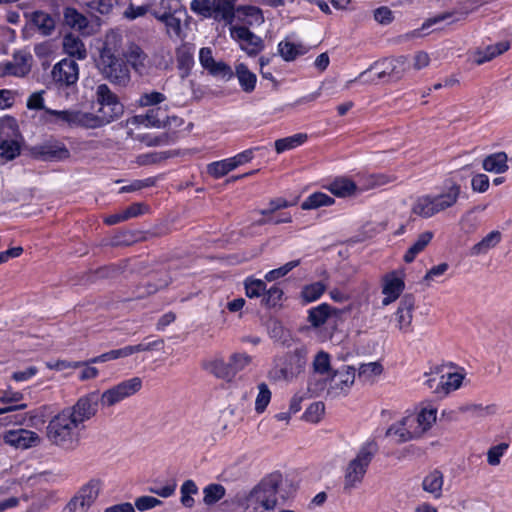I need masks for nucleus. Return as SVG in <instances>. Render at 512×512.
<instances>
[{
	"label": "nucleus",
	"instance_id": "f257e3e1",
	"mask_svg": "<svg viewBox=\"0 0 512 512\" xmlns=\"http://www.w3.org/2000/svg\"><path fill=\"white\" fill-rule=\"evenodd\" d=\"M122 35L116 30L106 33L99 56L96 59V68L104 79L113 85L126 87L131 81V72L124 57H119L122 48Z\"/></svg>",
	"mask_w": 512,
	"mask_h": 512
},
{
	"label": "nucleus",
	"instance_id": "393cba45",
	"mask_svg": "<svg viewBox=\"0 0 512 512\" xmlns=\"http://www.w3.org/2000/svg\"><path fill=\"white\" fill-rule=\"evenodd\" d=\"M510 48L508 42H499L495 45L487 46L485 49L477 50L472 55L475 64L481 65L506 52Z\"/></svg>",
	"mask_w": 512,
	"mask_h": 512
},
{
	"label": "nucleus",
	"instance_id": "2f4dec72",
	"mask_svg": "<svg viewBox=\"0 0 512 512\" xmlns=\"http://www.w3.org/2000/svg\"><path fill=\"white\" fill-rule=\"evenodd\" d=\"M235 73L243 91L246 93H251L254 91L257 77L253 72L249 70L247 65L244 63L237 64L235 67Z\"/></svg>",
	"mask_w": 512,
	"mask_h": 512
},
{
	"label": "nucleus",
	"instance_id": "a18cd8bd",
	"mask_svg": "<svg viewBox=\"0 0 512 512\" xmlns=\"http://www.w3.org/2000/svg\"><path fill=\"white\" fill-rule=\"evenodd\" d=\"M414 415L426 433L436 422L437 409L432 406L423 407Z\"/></svg>",
	"mask_w": 512,
	"mask_h": 512
},
{
	"label": "nucleus",
	"instance_id": "c9c22d12",
	"mask_svg": "<svg viewBox=\"0 0 512 512\" xmlns=\"http://www.w3.org/2000/svg\"><path fill=\"white\" fill-rule=\"evenodd\" d=\"M332 307L326 303H322L309 310L308 320L314 327H320L332 314Z\"/></svg>",
	"mask_w": 512,
	"mask_h": 512
},
{
	"label": "nucleus",
	"instance_id": "09e8293b",
	"mask_svg": "<svg viewBox=\"0 0 512 512\" xmlns=\"http://www.w3.org/2000/svg\"><path fill=\"white\" fill-rule=\"evenodd\" d=\"M313 369L315 373L326 375L328 378L331 375L329 354L324 351L318 352L313 361Z\"/></svg>",
	"mask_w": 512,
	"mask_h": 512
},
{
	"label": "nucleus",
	"instance_id": "bf43d9fd",
	"mask_svg": "<svg viewBox=\"0 0 512 512\" xmlns=\"http://www.w3.org/2000/svg\"><path fill=\"white\" fill-rule=\"evenodd\" d=\"M299 264H300V260H293V261L287 262L283 266H281L277 269H273V270L269 271L268 273H266L265 280L271 282V281L277 280L281 277H284L292 269L297 267Z\"/></svg>",
	"mask_w": 512,
	"mask_h": 512
},
{
	"label": "nucleus",
	"instance_id": "58836bf2",
	"mask_svg": "<svg viewBox=\"0 0 512 512\" xmlns=\"http://www.w3.org/2000/svg\"><path fill=\"white\" fill-rule=\"evenodd\" d=\"M199 493V488L192 479L185 480L180 487V503L185 508H192L195 505L194 495Z\"/></svg>",
	"mask_w": 512,
	"mask_h": 512
},
{
	"label": "nucleus",
	"instance_id": "a19ab883",
	"mask_svg": "<svg viewBox=\"0 0 512 512\" xmlns=\"http://www.w3.org/2000/svg\"><path fill=\"white\" fill-rule=\"evenodd\" d=\"M226 493V489L223 485L212 483L203 488V502L211 506L221 500Z\"/></svg>",
	"mask_w": 512,
	"mask_h": 512
},
{
	"label": "nucleus",
	"instance_id": "4c0bfd02",
	"mask_svg": "<svg viewBox=\"0 0 512 512\" xmlns=\"http://www.w3.org/2000/svg\"><path fill=\"white\" fill-rule=\"evenodd\" d=\"M46 123L55 125H66L71 128L72 109L69 110H53L45 109V116L43 117Z\"/></svg>",
	"mask_w": 512,
	"mask_h": 512
},
{
	"label": "nucleus",
	"instance_id": "f8f14e48",
	"mask_svg": "<svg viewBox=\"0 0 512 512\" xmlns=\"http://www.w3.org/2000/svg\"><path fill=\"white\" fill-rule=\"evenodd\" d=\"M32 64L33 57L29 51H16L11 60L0 63V77H25L30 73Z\"/></svg>",
	"mask_w": 512,
	"mask_h": 512
},
{
	"label": "nucleus",
	"instance_id": "052dcab7",
	"mask_svg": "<svg viewBox=\"0 0 512 512\" xmlns=\"http://www.w3.org/2000/svg\"><path fill=\"white\" fill-rule=\"evenodd\" d=\"M324 410L325 407L322 402H314L306 409L303 418L308 422L317 423L322 418Z\"/></svg>",
	"mask_w": 512,
	"mask_h": 512
},
{
	"label": "nucleus",
	"instance_id": "dca6fc26",
	"mask_svg": "<svg viewBox=\"0 0 512 512\" xmlns=\"http://www.w3.org/2000/svg\"><path fill=\"white\" fill-rule=\"evenodd\" d=\"M231 37L240 42V47L248 55H256L262 49V40L252 33L247 27L233 26L230 29Z\"/></svg>",
	"mask_w": 512,
	"mask_h": 512
},
{
	"label": "nucleus",
	"instance_id": "e433bc0d",
	"mask_svg": "<svg viewBox=\"0 0 512 512\" xmlns=\"http://www.w3.org/2000/svg\"><path fill=\"white\" fill-rule=\"evenodd\" d=\"M308 136L305 133H297L289 137L281 138L275 141V150L278 154L285 151L294 149L307 140Z\"/></svg>",
	"mask_w": 512,
	"mask_h": 512
},
{
	"label": "nucleus",
	"instance_id": "de8ad7c7",
	"mask_svg": "<svg viewBox=\"0 0 512 512\" xmlns=\"http://www.w3.org/2000/svg\"><path fill=\"white\" fill-rule=\"evenodd\" d=\"M245 293L248 298H257L264 294L266 291V284L260 279L248 277L244 281Z\"/></svg>",
	"mask_w": 512,
	"mask_h": 512
},
{
	"label": "nucleus",
	"instance_id": "603ef678",
	"mask_svg": "<svg viewBox=\"0 0 512 512\" xmlns=\"http://www.w3.org/2000/svg\"><path fill=\"white\" fill-rule=\"evenodd\" d=\"M190 9L203 18H213V1L211 0H192Z\"/></svg>",
	"mask_w": 512,
	"mask_h": 512
},
{
	"label": "nucleus",
	"instance_id": "c03bdc74",
	"mask_svg": "<svg viewBox=\"0 0 512 512\" xmlns=\"http://www.w3.org/2000/svg\"><path fill=\"white\" fill-rule=\"evenodd\" d=\"M386 436L395 438L398 443H404L413 440V437L409 433L408 427L403 425V418L388 428L386 431Z\"/></svg>",
	"mask_w": 512,
	"mask_h": 512
},
{
	"label": "nucleus",
	"instance_id": "c756f323",
	"mask_svg": "<svg viewBox=\"0 0 512 512\" xmlns=\"http://www.w3.org/2000/svg\"><path fill=\"white\" fill-rule=\"evenodd\" d=\"M308 51L302 43H296L288 38L278 44V52L285 61H293L298 56L304 55Z\"/></svg>",
	"mask_w": 512,
	"mask_h": 512
},
{
	"label": "nucleus",
	"instance_id": "774afa93",
	"mask_svg": "<svg viewBox=\"0 0 512 512\" xmlns=\"http://www.w3.org/2000/svg\"><path fill=\"white\" fill-rule=\"evenodd\" d=\"M507 449V445L500 444L491 447L487 453V461L490 465L496 466L500 463V458L503 456L504 451Z\"/></svg>",
	"mask_w": 512,
	"mask_h": 512
},
{
	"label": "nucleus",
	"instance_id": "680f3d73",
	"mask_svg": "<svg viewBox=\"0 0 512 512\" xmlns=\"http://www.w3.org/2000/svg\"><path fill=\"white\" fill-rule=\"evenodd\" d=\"M383 372V367L378 362H370L362 364L359 367V377L365 380H370L375 376L380 375Z\"/></svg>",
	"mask_w": 512,
	"mask_h": 512
},
{
	"label": "nucleus",
	"instance_id": "79ce46f5",
	"mask_svg": "<svg viewBox=\"0 0 512 512\" xmlns=\"http://www.w3.org/2000/svg\"><path fill=\"white\" fill-rule=\"evenodd\" d=\"M235 167L230 158L215 161L207 165V172L213 178H221L234 170Z\"/></svg>",
	"mask_w": 512,
	"mask_h": 512
},
{
	"label": "nucleus",
	"instance_id": "412c9836",
	"mask_svg": "<svg viewBox=\"0 0 512 512\" xmlns=\"http://www.w3.org/2000/svg\"><path fill=\"white\" fill-rule=\"evenodd\" d=\"M63 51L77 60H84L87 57V49L83 41L76 35L68 33L63 37Z\"/></svg>",
	"mask_w": 512,
	"mask_h": 512
},
{
	"label": "nucleus",
	"instance_id": "69168bd1",
	"mask_svg": "<svg viewBox=\"0 0 512 512\" xmlns=\"http://www.w3.org/2000/svg\"><path fill=\"white\" fill-rule=\"evenodd\" d=\"M405 63L404 58H398V59H388L382 62L381 65L384 66V69L379 72V78L385 76V75H399V71H395L398 66H402Z\"/></svg>",
	"mask_w": 512,
	"mask_h": 512
},
{
	"label": "nucleus",
	"instance_id": "f704fd0d",
	"mask_svg": "<svg viewBox=\"0 0 512 512\" xmlns=\"http://www.w3.org/2000/svg\"><path fill=\"white\" fill-rule=\"evenodd\" d=\"M433 238V233L430 231H426L420 234L417 240L412 244V246L406 251L403 259L406 263H411L414 261L416 256L421 253L426 246L430 243Z\"/></svg>",
	"mask_w": 512,
	"mask_h": 512
},
{
	"label": "nucleus",
	"instance_id": "4d7b16f0",
	"mask_svg": "<svg viewBox=\"0 0 512 512\" xmlns=\"http://www.w3.org/2000/svg\"><path fill=\"white\" fill-rule=\"evenodd\" d=\"M251 362V357L246 353H234L229 358V363L235 377L237 373L242 371Z\"/></svg>",
	"mask_w": 512,
	"mask_h": 512
},
{
	"label": "nucleus",
	"instance_id": "9b49d317",
	"mask_svg": "<svg viewBox=\"0 0 512 512\" xmlns=\"http://www.w3.org/2000/svg\"><path fill=\"white\" fill-rule=\"evenodd\" d=\"M122 56L124 57L129 69L131 68L140 76L148 74L152 67V60L149 55L144 51L140 44L134 41H128L125 44Z\"/></svg>",
	"mask_w": 512,
	"mask_h": 512
},
{
	"label": "nucleus",
	"instance_id": "e2e57ef3",
	"mask_svg": "<svg viewBox=\"0 0 512 512\" xmlns=\"http://www.w3.org/2000/svg\"><path fill=\"white\" fill-rule=\"evenodd\" d=\"M403 425L408 427L409 433L413 439L419 438L425 433L423 427H421V424L417 421L414 414L404 417Z\"/></svg>",
	"mask_w": 512,
	"mask_h": 512
},
{
	"label": "nucleus",
	"instance_id": "72a5a7b5",
	"mask_svg": "<svg viewBox=\"0 0 512 512\" xmlns=\"http://www.w3.org/2000/svg\"><path fill=\"white\" fill-rule=\"evenodd\" d=\"M444 479L440 471L434 470L429 473L422 482L424 491L432 494L434 498H440L442 495Z\"/></svg>",
	"mask_w": 512,
	"mask_h": 512
},
{
	"label": "nucleus",
	"instance_id": "ea45409f",
	"mask_svg": "<svg viewBox=\"0 0 512 512\" xmlns=\"http://www.w3.org/2000/svg\"><path fill=\"white\" fill-rule=\"evenodd\" d=\"M335 200L323 192H315L309 195L306 200L301 204L303 210L318 209L323 206H330L334 204Z\"/></svg>",
	"mask_w": 512,
	"mask_h": 512
},
{
	"label": "nucleus",
	"instance_id": "8fccbe9b",
	"mask_svg": "<svg viewBox=\"0 0 512 512\" xmlns=\"http://www.w3.org/2000/svg\"><path fill=\"white\" fill-rule=\"evenodd\" d=\"M461 410L465 413H469L473 417H486L493 415L497 411V407L494 404L483 406L482 404H469L463 406Z\"/></svg>",
	"mask_w": 512,
	"mask_h": 512
},
{
	"label": "nucleus",
	"instance_id": "f3484780",
	"mask_svg": "<svg viewBox=\"0 0 512 512\" xmlns=\"http://www.w3.org/2000/svg\"><path fill=\"white\" fill-rule=\"evenodd\" d=\"M382 282V293L384 295L382 304L387 306L398 299L404 290L405 284L400 274L395 271L386 274Z\"/></svg>",
	"mask_w": 512,
	"mask_h": 512
},
{
	"label": "nucleus",
	"instance_id": "37998d69",
	"mask_svg": "<svg viewBox=\"0 0 512 512\" xmlns=\"http://www.w3.org/2000/svg\"><path fill=\"white\" fill-rule=\"evenodd\" d=\"M21 145L17 140L6 139L0 142V157L11 161L20 155Z\"/></svg>",
	"mask_w": 512,
	"mask_h": 512
},
{
	"label": "nucleus",
	"instance_id": "cd10ccee",
	"mask_svg": "<svg viewBox=\"0 0 512 512\" xmlns=\"http://www.w3.org/2000/svg\"><path fill=\"white\" fill-rule=\"evenodd\" d=\"M213 18L231 24L235 18L234 3L232 0H212Z\"/></svg>",
	"mask_w": 512,
	"mask_h": 512
},
{
	"label": "nucleus",
	"instance_id": "3c124183",
	"mask_svg": "<svg viewBox=\"0 0 512 512\" xmlns=\"http://www.w3.org/2000/svg\"><path fill=\"white\" fill-rule=\"evenodd\" d=\"M297 202L298 198H294L291 201L282 197L274 198L269 201V207L267 209L260 210V214L263 216H270L280 209H285L296 205Z\"/></svg>",
	"mask_w": 512,
	"mask_h": 512
},
{
	"label": "nucleus",
	"instance_id": "423d86ee",
	"mask_svg": "<svg viewBox=\"0 0 512 512\" xmlns=\"http://www.w3.org/2000/svg\"><path fill=\"white\" fill-rule=\"evenodd\" d=\"M306 362L305 348H296L289 353L276 356L268 374L269 378L273 381L290 382L304 371Z\"/></svg>",
	"mask_w": 512,
	"mask_h": 512
},
{
	"label": "nucleus",
	"instance_id": "1a4fd4ad",
	"mask_svg": "<svg viewBox=\"0 0 512 512\" xmlns=\"http://www.w3.org/2000/svg\"><path fill=\"white\" fill-rule=\"evenodd\" d=\"M141 388L142 379L140 377H132L105 390L99 395V403L102 407H112L124 399L133 396Z\"/></svg>",
	"mask_w": 512,
	"mask_h": 512
},
{
	"label": "nucleus",
	"instance_id": "7c9ffc66",
	"mask_svg": "<svg viewBox=\"0 0 512 512\" xmlns=\"http://www.w3.org/2000/svg\"><path fill=\"white\" fill-rule=\"evenodd\" d=\"M463 381V375L459 373H448L442 375L435 388V393L441 396L447 395L451 391L457 390Z\"/></svg>",
	"mask_w": 512,
	"mask_h": 512
},
{
	"label": "nucleus",
	"instance_id": "6e6d98bb",
	"mask_svg": "<svg viewBox=\"0 0 512 512\" xmlns=\"http://www.w3.org/2000/svg\"><path fill=\"white\" fill-rule=\"evenodd\" d=\"M283 296V290L277 285H273L263 294L262 303L269 308L280 304Z\"/></svg>",
	"mask_w": 512,
	"mask_h": 512
},
{
	"label": "nucleus",
	"instance_id": "c85d7f7f",
	"mask_svg": "<svg viewBox=\"0 0 512 512\" xmlns=\"http://www.w3.org/2000/svg\"><path fill=\"white\" fill-rule=\"evenodd\" d=\"M325 188L337 197H348L355 193L357 186L346 177H338L326 185Z\"/></svg>",
	"mask_w": 512,
	"mask_h": 512
},
{
	"label": "nucleus",
	"instance_id": "473e14b6",
	"mask_svg": "<svg viewBox=\"0 0 512 512\" xmlns=\"http://www.w3.org/2000/svg\"><path fill=\"white\" fill-rule=\"evenodd\" d=\"M507 161L508 157L504 152L494 153L483 160V168L496 174L504 173L508 169Z\"/></svg>",
	"mask_w": 512,
	"mask_h": 512
},
{
	"label": "nucleus",
	"instance_id": "13d9d810",
	"mask_svg": "<svg viewBox=\"0 0 512 512\" xmlns=\"http://www.w3.org/2000/svg\"><path fill=\"white\" fill-rule=\"evenodd\" d=\"M177 483L175 480H169L164 485L154 484L149 487V492L162 498H168L175 494Z\"/></svg>",
	"mask_w": 512,
	"mask_h": 512
},
{
	"label": "nucleus",
	"instance_id": "4be33fe9",
	"mask_svg": "<svg viewBox=\"0 0 512 512\" xmlns=\"http://www.w3.org/2000/svg\"><path fill=\"white\" fill-rule=\"evenodd\" d=\"M202 367L219 379L226 381H232L234 379L230 363L226 362L223 358H215L205 361L203 362Z\"/></svg>",
	"mask_w": 512,
	"mask_h": 512
},
{
	"label": "nucleus",
	"instance_id": "a878e982",
	"mask_svg": "<svg viewBox=\"0 0 512 512\" xmlns=\"http://www.w3.org/2000/svg\"><path fill=\"white\" fill-rule=\"evenodd\" d=\"M502 239V234L498 230L491 231L481 241L473 245L469 250L470 256H480L488 253L489 250L496 247Z\"/></svg>",
	"mask_w": 512,
	"mask_h": 512
},
{
	"label": "nucleus",
	"instance_id": "aec40b11",
	"mask_svg": "<svg viewBox=\"0 0 512 512\" xmlns=\"http://www.w3.org/2000/svg\"><path fill=\"white\" fill-rule=\"evenodd\" d=\"M167 118L166 110L161 107H155L149 109L145 114L135 115L132 118V123L145 127L161 128L166 126Z\"/></svg>",
	"mask_w": 512,
	"mask_h": 512
},
{
	"label": "nucleus",
	"instance_id": "2eb2a0df",
	"mask_svg": "<svg viewBox=\"0 0 512 512\" xmlns=\"http://www.w3.org/2000/svg\"><path fill=\"white\" fill-rule=\"evenodd\" d=\"M327 393L331 397L345 395L355 380V370L351 367H345L335 371L328 378Z\"/></svg>",
	"mask_w": 512,
	"mask_h": 512
},
{
	"label": "nucleus",
	"instance_id": "49530a36",
	"mask_svg": "<svg viewBox=\"0 0 512 512\" xmlns=\"http://www.w3.org/2000/svg\"><path fill=\"white\" fill-rule=\"evenodd\" d=\"M257 388H258V395L255 400V411L258 414H261L266 410L268 404L271 401V391L268 388L267 384L264 382L260 383L257 386Z\"/></svg>",
	"mask_w": 512,
	"mask_h": 512
},
{
	"label": "nucleus",
	"instance_id": "338daca9",
	"mask_svg": "<svg viewBox=\"0 0 512 512\" xmlns=\"http://www.w3.org/2000/svg\"><path fill=\"white\" fill-rule=\"evenodd\" d=\"M162 504V501L152 496H141L135 500V506L139 511H146Z\"/></svg>",
	"mask_w": 512,
	"mask_h": 512
},
{
	"label": "nucleus",
	"instance_id": "f03ea898",
	"mask_svg": "<svg viewBox=\"0 0 512 512\" xmlns=\"http://www.w3.org/2000/svg\"><path fill=\"white\" fill-rule=\"evenodd\" d=\"M282 481L280 473H272L263 478L253 489L238 498L241 512H274Z\"/></svg>",
	"mask_w": 512,
	"mask_h": 512
},
{
	"label": "nucleus",
	"instance_id": "ddd939ff",
	"mask_svg": "<svg viewBox=\"0 0 512 512\" xmlns=\"http://www.w3.org/2000/svg\"><path fill=\"white\" fill-rule=\"evenodd\" d=\"M99 405V393L91 392L80 397L77 402L70 407H66L76 422L83 428V423L96 415Z\"/></svg>",
	"mask_w": 512,
	"mask_h": 512
},
{
	"label": "nucleus",
	"instance_id": "20e7f679",
	"mask_svg": "<svg viewBox=\"0 0 512 512\" xmlns=\"http://www.w3.org/2000/svg\"><path fill=\"white\" fill-rule=\"evenodd\" d=\"M461 187L453 181H449L445 190L438 195H423L418 197L413 206L412 212L423 218H430L454 206L460 196Z\"/></svg>",
	"mask_w": 512,
	"mask_h": 512
},
{
	"label": "nucleus",
	"instance_id": "9d476101",
	"mask_svg": "<svg viewBox=\"0 0 512 512\" xmlns=\"http://www.w3.org/2000/svg\"><path fill=\"white\" fill-rule=\"evenodd\" d=\"M51 75L58 88L74 89L79 80V65L71 58H64L53 66Z\"/></svg>",
	"mask_w": 512,
	"mask_h": 512
},
{
	"label": "nucleus",
	"instance_id": "a211bd4d",
	"mask_svg": "<svg viewBox=\"0 0 512 512\" xmlns=\"http://www.w3.org/2000/svg\"><path fill=\"white\" fill-rule=\"evenodd\" d=\"M414 308L415 300L410 295L404 296L399 302V306L395 312V321L398 329L403 333H409L412 331Z\"/></svg>",
	"mask_w": 512,
	"mask_h": 512
},
{
	"label": "nucleus",
	"instance_id": "b1692460",
	"mask_svg": "<svg viewBox=\"0 0 512 512\" xmlns=\"http://www.w3.org/2000/svg\"><path fill=\"white\" fill-rule=\"evenodd\" d=\"M31 23L42 36H50L55 30V19L44 11H34L31 14Z\"/></svg>",
	"mask_w": 512,
	"mask_h": 512
},
{
	"label": "nucleus",
	"instance_id": "5fc2aeb1",
	"mask_svg": "<svg viewBox=\"0 0 512 512\" xmlns=\"http://www.w3.org/2000/svg\"><path fill=\"white\" fill-rule=\"evenodd\" d=\"M324 290L325 286L323 283L315 282L305 286L301 292V296L305 302H313L321 297V295L324 293Z\"/></svg>",
	"mask_w": 512,
	"mask_h": 512
},
{
	"label": "nucleus",
	"instance_id": "0e129e2a",
	"mask_svg": "<svg viewBox=\"0 0 512 512\" xmlns=\"http://www.w3.org/2000/svg\"><path fill=\"white\" fill-rule=\"evenodd\" d=\"M166 100V97L164 94L152 91L150 93L143 94L139 99V105L141 107H147V106H155L157 104L162 103Z\"/></svg>",
	"mask_w": 512,
	"mask_h": 512
},
{
	"label": "nucleus",
	"instance_id": "39448f33",
	"mask_svg": "<svg viewBox=\"0 0 512 512\" xmlns=\"http://www.w3.org/2000/svg\"><path fill=\"white\" fill-rule=\"evenodd\" d=\"M377 451L378 446L374 441H368L359 448L356 456L348 462L344 470V491L350 492L362 484Z\"/></svg>",
	"mask_w": 512,
	"mask_h": 512
},
{
	"label": "nucleus",
	"instance_id": "6e6552de",
	"mask_svg": "<svg viewBox=\"0 0 512 512\" xmlns=\"http://www.w3.org/2000/svg\"><path fill=\"white\" fill-rule=\"evenodd\" d=\"M103 487V482L98 478H92L81 485L76 493L66 503L63 512H89L98 499Z\"/></svg>",
	"mask_w": 512,
	"mask_h": 512
},
{
	"label": "nucleus",
	"instance_id": "864d4df0",
	"mask_svg": "<svg viewBox=\"0 0 512 512\" xmlns=\"http://www.w3.org/2000/svg\"><path fill=\"white\" fill-rule=\"evenodd\" d=\"M166 26L169 36L180 37L182 32L181 20L173 14L165 13L159 18Z\"/></svg>",
	"mask_w": 512,
	"mask_h": 512
},
{
	"label": "nucleus",
	"instance_id": "bb28decb",
	"mask_svg": "<svg viewBox=\"0 0 512 512\" xmlns=\"http://www.w3.org/2000/svg\"><path fill=\"white\" fill-rule=\"evenodd\" d=\"M64 24L71 29L84 33L89 25L86 16L73 7H66L63 11Z\"/></svg>",
	"mask_w": 512,
	"mask_h": 512
},
{
	"label": "nucleus",
	"instance_id": "4468645a",
	"mask_svg": "<svg viewBox=\"0 0 512 512\" xmlns=\"http://www.w3.org/2000/svg\"><path fill=\"white\" fill-rule=\"evenodd\" d=\"M33 155L42 161H63L70 157L66 145L56 139H50L32 149Z\"/></svg>",
	"mask_w": 512,
	"mask_h": 512
},
{
	"label": "nucleus",
	"instance_id": "7ed1b4c3",
	"mask_svg": "<svg viewBox=\"0 0 512 512\" xmlns=\"http://www.w3.org/2000/svg\"><path fill=\"white\" fill-rule=\"evenodd\" d=\"M82 427L65 408L56 414L47 425V437L55 445L73 450L78 446Z\"/></svg>",
	"mask_w": 512,
	"mask_h": 512
},
{
	"label": "nucleus",
	"instance_id": "5701e85b",
	"mask_svg": "<svg viewBox=\"0 0 512 512\" xmlns=\"http://www.w3.org/2000/svg\"><path fill=\"white\" fill-rule=\"evenodd\" d=\"M96 129L103 127L95 113L72 109L71 128Z\"/></svg>",
	"mask_w": 512,
	"mask_h": 512
},
{
	"label": "nucleus",
	"instance_id": "6ab92c4d",
	"mask_svg": "<svg viewBox=\"0 0 512 512\" xmlns=\"http://www.w3.org/2000/svg\"><path fill=\"white\" fill-rule=\"evenodd\" d=\"M4 441L16 448L27 449L37 445L40 438L36 432L20 428L7 431L4 434Z\"/></svg>",
	"mask_w": 512,
	"mask_h": 512
},
{
	"label": "nucleus",
	"instance_id": "0eeeda50",
	"mask_svg": "<svg viewBox=\"0 0 512 512\" xmlns=\"http://www.w3.org/2000/svg\"><path fill=\"white\" fill-rule=\"evenodd\" d=\"M95 102L98 105L95 114L103 126L119 119L124 113L123 104L107 84L102 83L96 87Z\"/></svg>",
	"mask_w": 512,
	"mask_h": 512
}]
</instances>
